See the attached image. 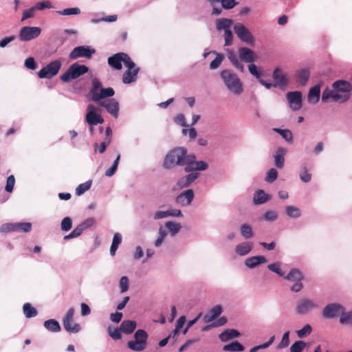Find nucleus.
Wrapping results in <instances>:
<instances>
[{
    "mask_svg": "<svg viewBox=\"0 0 352 352\" xmlns=\"http://www.w3.org/2000/svg\"><path fill=\"white\" fill-rule=\"evenodd\" d=\"M197 157L194 153H188L187 148L183 146H177L171 149L166 155L163 168L167 170L175 166H185L184 171L206 170L209 164L204 160L197 161Z\"/></svg>",
    "mask_w": 352,
    "mask_h": 352,
    "instance_id": "nucleus-1",
    "label": "nucleus"
},
{
    "mask_svg": "<svg viewBox=\"0 0 352 352\" xmlns=\"http://www.w3.org/2000/svg\"><path fill=\"white\" fill-rule=\"evenodd\" d=\"M352 86L344 80H338L332 84V89L326 87L322 91V101L328 102L330 100L335 102L344 103L351 97Z\"/></svg>",
    "mask_w": 352,
    "mask_h": 352,
    "instance_id": "nucleus-2",
    "label": "nucleus"
},
{
    "mask_svg": "<svg viewBox=\"0 0 352 352\" xmlns=\"http://www.w3.org/2000/svg\"><path fill=\"white\" fill-rule=\"evenodd\" d=\"M220 76L226 89L232 94L239 96L243 91V83L238 75L230 69H223Z\"/></svg>",
    "mask_w": 352,
    "mask_h": 352,
    "instance_id": "nucleus-3",
    "label": "nucleus"
},
{
    "mask_svg": "<svg viewBox=\"0 0 352 352\" xmlns=\"http://www.w3.org/2000/svg\"><path fill=\"white\" fill-rule=\"evenodd\" d=\"M89 94L91 96V100L98 104L107 98L114 96L115 91L112 87H102L100 80L97 78H94L91 80V87Z\"/></svg>",
    "mask_w": 352,
    "mask_h": 352,
    "instance_id": "nucleus-4",
    "label": "nucleus"
},
{
    "mask_svg": "<svg viewBox=\"0 0 352 352\" xmlns=\"http://www.w3.org/2000/svg\"><path fill=\"white\" fill-rule=\"evenodd\" d=\"M304 278V274L298 268L291 269L289 273L286 275L285 274L283 277V279L294 283V284L290 287V290L295 293H298L302 289V280Z\"/></svg>",
    "mask_w": 352,
    "mask_h": 352,
    "instance_id": "nucleus-5",
    "label": "nucleus"
},
{
    "mask_svg": "<svg viewBox=\"0 0 352 352\" xmlns=\"http://www.w3.org/2000/svg\"><path fill=\"white\" fill-rule=\"evenodd\" d=\"M89 71V67L78 63L72 64L67 71L63 74L60 78L63 82H68L71 80L76 79Z\"/></svg>",
    "mask_w": 352,
    "mask_h": 352,
    "instance_id": "nucleus-6",
    "label": "nucleus"
},
{
    "mask_svg": "<svg viewBox=\"0 0 352 352\" xmlns=\"http://www.w3.org/2000/svg\"><path fill=\"white\" fill-rule=\"evenodd\" d=\"M148 334L143 329H138L134 334V340H129L127 342V346L129 349L140 352L144 351L147 345Z\"/></svg>",
    "mask_w": 352,
    "mask_h": 352,
    "instance_id": "nucleus-7",
    "label": "nucleus"
},
{
    "mask_svg": "<svg viewBox=\"0 0 352 352\" xmlns=\"http://www.w3.org/2000/svg\"><path fill=\"white\" fill-rule=\"evenodd\" d=\"M319 308L318 304L309 298H300L296 304L295 312L298 315L305 316Z\"/></svg>",
    "mask_w": 352,
    "mask_h": 352,
    "instance_id": "nucleus-8",
    "label": "nucleus"
},
{
    "mask_svg": "<svg viewBox=\"0 0 352 352\" xmlns=\"http://www.w3.org/2000/svg\"><path fill=\"white\" fill-rule=\"evenodd\" d=\"M233 30L236 36L242 42L252 44L255 38L250 30L242 23L237 22L233 26Z\"/></svg>",
    "mask_w": 352,
    "mask_h": 352,
    "instance_id": "nucleus-9",
    "label": "nucleus"
},
{
    "mask_svg": "<svg viewBox=\"0 0 352 352\" xmlns=\"http://www.w3.org/2000/svg\"><path fill=\"white\" fill-rule=\"evenodd\" d=\"M60 67L61 61L60 60H53L38 71V76L40 78L50 79L58 73Z\"/></svg>",
    "mask_w": 352,
    "mask_h": 352,
    "instance_id": "nucleus-10",
    "label": "nucleus"
},
{
    "mask_svg": "<svg viewBox=\"0 0 352 352\" xmlns=\"http://www.w3.org/2000/svg\"><path fill=\"white\" fill-rule=\"evenodd\" d=\"M74 313V308H69L63 319V327L69 333H77L81 330L80 324L73 322Z\"/></svg>",
    "mask_w": 352,
    "mask_h": 352,
    "instance_id": "nucleus-11",
    "label": "nucleus"
},
{
    "mask_svg": "<svg viewBox=\"0 0 352 352\" xmlns=\"http://www.w3.org/2000/svg\"><path fill=\"white\" fill-rule=\"evenodd\" d=\"M345 313L344 307L340 303H329L322 309V315L323 318L331 319L340 316Z\"/></svg>",
    "mask_w": 352,
    "mask_h": 352,
    "instance_id": "nucleus-12",
    "label": "nucleus"
},
{
    "mask_svg": "<svg viewBox=\"0 0 352 352\" xmlns=\"http://www.w3.org/2000/svg\"><path fill=\"white\" fill-rule=\"evenodd\" d=\"M96 51L89 45H81L74 47L69 53L70 59H76L80 57L90 58Z\"/></svg>",
    "mask_w": 352,
    "mask_h": 352,
    "instance_id": "nucleus-13",
    "label": "nucleus"
},
{
    "mask_svg": "<svg viewBox=\"0 0 352 352\" xmlns=\"http://www.w3.org/2000/svg\"><path fill=\"white\" fill-rule=\"evenodd\" d=\"M41 32L38 27L24 26L19 32V38L21 41H29L37 38Z\"/></svg>",
    "mask_w": 352,
    "mask_h": 352,
    "instance_id": "nucleus-14",
    "label": "nucleus"
},
{
    "mask_svg": "<svg viewBox=\"0 0 352 352\" xmlns=\"http://www.w3.org/2000/svg\"><path fill=\"white\" fill-rule=\"evenodd\" d=\"M98 109L94 104H89L87 107L86 122L89 126H94L98 124H102L104 119L101 116L97 113Z\"/></svg>",
    "mask_w": 352,
    "mask_h": 352,
    "instance_id": "nucleus-15",
    "label": "nucleus"
},
{
    "mask_svg": "<svg viewBox=\"0 0 352 352\" xmlns=\"http://www.w3.org/2000/svg\"><path fill=\"white\" fill-rule=\"evenodd\" d=\"M286 97L292 111H298L302 107V93L300 91H289L287 94Z\"/></svg>",
    "mask_w": 352,
    "mask_h": 352,
    "instance_id": "nucleus-16",
    "label": "nucleus"
},
{
    "mask_svg": "<svg viewBox=\"0 0 352 352\" xmlns=\"http://www.w3.org/2000/svg\"><path fill=\"white\" fill-rule=\"evenodd\" d=\"M199 170L187 172L188 174L181 177L177 182L179 188H186L192 185L199 177Z\"/></svg>",
    "mask_w": 352,
    "mask_h": 352,
    "instance_id": "nucleus-17",
    "label": "nucleus"
},
{
    "mask_svg": "<svg viewBox=\"0 0 352 352\" xmlns=\"http://www.w3.org/2000/svg\"><path fill=\"white\" fill-rule=\"evenodd\" d=\"M195 197V192L192 189H187L175 198V202L177 205L182 207H186L191 204Z\"/></svg>",
    "mask_w": 352,
    "mask_h": 352,
    "instance_id": "nucleus-18",
    "label": "nucleus"
},
{
    "mask_svg": "<svg viewBox=\"0 0 352 352\" xmlns=\"http://www.w3.org/2000/svg\"><path fill=\"white\" fill-rule=\"evenodd\" d=\"M98 105L105 108L107 111L113 118H117L118 117L120 106L118 102L115 98L104 100Z\"/></svg>",
    "mask_w": 352,
    "mask_h": 352,
    "instance_id": "nucleus-19",
    "label": "nucleus"
},
{
    "mask_svg": "<svg viewBox=\"0 0 352 352\" xmlns=\"http://www.w3.org/2000/svg\"><path fill=\"white\" fill-rule=\"evenodd\" d=\"M272 78L274 80L276 86L280 88H284L288 83V79L286 75L283 73L279 67L274 69L272 73Z\"/></svg>",
    "mask_w": 352,
    "mask_h": 352,
    "instance_id": "nucleus-20",
    "label": "nucleus"
},
{
    "mask_svg": "<svg viewBox=\"0 0 352 352\" xmlns=\"http://www.w3.org/2000/svg\"><path fill=\"white\" fill-rule=\"evenodd\" d=\"M254 243L251 241H243L235 246L234 252L240 256L248 255L253 249Z\"/></svg>",
    "mask_w": 352,
    "mask_h": 352,
    "instance_id": "nucleus-21",
    "label": "nucleus"
},
{
    "mask_svg": "<svg viewBox=\"0 0 352 352\" xmlns=\"http://www.w3.org/2000/svg\"><path fill=\"white\" fill-rule=\"evenodd\" d=\"M267 259L264 256H254L247 258L245 260L244 264L249 269H254L261 264L265 263Z\"/></svg>",
    "mask_w": 352,
    "mask_h": 352,
    "instance_id": "nucleus-22",
    "label": "nucleus"
},
{
    "mask_svg": "<svg viewBox=\"0 0 352 352\" xmlns=\"http://www.w3.org/2000/svg\"><path fill=\"white\" fill-rule=\"evenodd\" d=\"M287 150L284 147H278L274 155V164L276 168H282L285 164V155L287 153Z\"/></svg>",
    "mask_w": 352,
    "mask_h": 352,
    "instance_id": "nucleus-23",
    "label": "nucleus"
},
{
    "mask_svg": "<svg viewBox=\"0 0 352 352\" xmlns=\"http://www.w3.org/2000/svg\"><path fill=\"white\" fill-rule=\"evenodd\" d=\"M239 56L241 60L245 63H250L254 61V52L245 47H241L239 49Z\"/></svg>",
    "mask_w": 352,
    "mask_h": 352,
    "instance_id": "nucleus-24",
    "label": "nucleus"
},
{
    "mask_svg": "<svg viewBox=\"0 0 352 352\" xmlns=\"http://www.w3.org/2000/svg\"><path fill=\"white\" fill-rule=\"evenodd\" d=\"M271 199V196L266 194L263 190H256L254 193L253 204L256 206L265 204Z\"/></svg>",
    "mask_w": 352,
    "mask_h": 352,
    "instance_id": "nucleus-25",
    "label": "nucleus"
},
{
    "mask_svg": "<svg viewBox=\"0 0 352 352\" xmlns=\"http://www.w3.org/2000/svg\"><path fill=\"white\" fill-rule=\"evenodd\" d=\"M124 56L125 53L124 52L117 53L113 56L109 57L108 63L114 69L120 70L122 69V63H123L122 60Z\"/></svg>",
    "mask_w": 352,
    "mask_h": 352,
    "instance_id": "nucleus-26",
    "label": "nucleus"
},
{
    "mask_svg": "<svg viewBox=\"0 0 352 352\" xmlns=\"http://www.w3.org/2000/svg\"><path fill=\"white\" fill-rule=\"evenodd\" d=\"M222 312V307L219 305L213 307L204 316L205 322H210L219 317Z\"/></svg>",
    "mask_w": 352,
    "mask_h": 352,
    "instance_id": "nucleus-27",
    "label": "nucleus"
},
{
    "mask_svg": "<svg viewBox=\"0 0 352 352\" xmlns=\"http://www.w3.org/2000/svg\"><path fill=\"white\" fill-rule=\"evenodd\" d=\"M233 24V20L228 18H219L215 21L216 29L218 31L224 32L230 30V28Z\"/></svg>",
    "mask_w": 352,
    "mask_h": 352,
    "instance_id": "nucleus-28",
    "label": "nucleus"
},
{
    "mask_svg": "<svg viewBox=\"0 0 352 352\" xmlns=\"http://www.w3.org/2000/svg\"><path fill=\"white\" fill-rule=\"evenodd\" d=\"M140 68L136 67L132 70H126L122 75V82L124 84H130L137 80V76Z\"/></svg>",
    "mask_w": 352,
    "mask_h": 352,
    "instance_id": "nucleus-29",
    "label": "nucleus"
},
{
    "mask_svg": "<svg viewBox=\"0 0 352 352\" xmlns=\"http://www.w3.org/2000/svg\"><path fill=\"white\" fill-rule=\"evenodd\" d=\"M320 87L317 85L311 87L308 93L307 100L309 103L316 104L319 101Z\"/></svg>",
    "mask_w": 352,
    "mask_h": 352,
    "instance_id": "nucleus-30",
    "label": "nucleus"
},
{
    "mask_svg": "<svg viewBox=\"0 0 352 352\" xmlns=\"http://www.w3.org/2000/svg\"><path fill=\"white\" fill-rule=\"evenodd\" d=\"M296 81L300 85L305 86L309 78V70L308 69H301L296 72Z\"/></svg>",
    "mask_w": 352,
    "mask_h": 352,
    "instance_id": "nucleus-31",
    "label": "nucleus"
},
{
    "mask_svg": "<svg viewBox=\"0 0 352 352\" xmlns=\"http://www.w3.org/2000/svg\"><path fill=\"white\" fill-rule=\"evenodd\" d=\"M228 58L231 62L232 65L239 69L240 72H243L244 71V65L240 62L236 55L234 53L232 50H228Z\"/></svg>",
    "mask_w": 352,
    "mask_h": 352,
    "instance_id": "nucleus-32",
    "label": "nucleus"
},
{
    "mask_svg": "<svg viewBox=\"0 0 352 352\" xmlns=\"http://www.w3.org/2000/svg\"><path fill=\"white\" fill-rule=\"evenodd\" d=\"M164 226L168 230V233H169L171 236H175L182 228L181 223L173 221H166Z\"/></svg>",
    "mask_w": 352,
    "mask_h": 352,
    "instance_id": "nucleus-33",
    "label": "nucleus"
},
{
    "mask_svg": "<svg viewBox=\"0 0 352 352\" xmlns=\"http://www.w3.org/2000/svg\"><path fill=\"white\" fill-rule=\"evenodd\" d=\"M240 336L239 332L236 329H227L219 334V339L222 342H227L232 338H237Z\"/></svg>",
    "mask_w": 352,
    "mask_h": 352,
    "instance_id": "nucleus-34",
    "label": "nucleus"
},
{
    "mask_svg": "<svg viewBox=\"0 0 352 352\" xmlns=\"http://www.w3.org/2000/svg\"><path fill=\"white\" fill-rule=\"evenodd\" d=\"M44 327L49 331L57 333L60 331L59 322L55 319H49L44 322Z\"/></svg>",
    "mask_w": 352,
    "mask_h": 352,
    "instance_id": "nucleus-35",
    "label": "nucleus"
},
{
    "mask_svg": "<svg viewBox=\"0 0 352 352\" xmlns=\"http://www.w3.org/2000/svg\"><path fill=\"white\" fill-rule=\"evenodd\" d=\"M136 327V322L133 320H126L120 324V330L122 332L129 334L131 333Z\"/></svg>",
    "mask_w": 352,
    "mask_h": 352,
    "instance_id": "nucleus-36",
    "label": "nucleus"
},
{
    "mask_svg": "<svg viewBox=\"0 0 352 352\" xmlns=\"http://www.w3.org/2000/svg\"><path fill=\"white\" fill-rule=\"evenodd\" d=\"M285 210L287 216L291 219H297L302 215L301 210L295 206H287Z\"/></svg>",
    "mask_w": 352,
    "mask_h": 352,
    "instance_id": "nucleus-37",
    "label": "nucleus"
},
{
    "mask_svg": "<svg viewBox=\"0 0 352 352\" xmlns=\"http://www.w3.org/2000/svg\"><path fill=\"white\" fill-rule=\"evenodd\" d=\"M225 351L239 352L244 350V346L237 340H234L228 344L223 346Z\"/></svg>",
    "mask_w": 352,
    "mask_h": 352,
    "instance_id": "nucleus-38",
    "label": "nucleus"
},
{
    "mask_svg": "<svg viewBox=\"0 0 352 352\" xmlns=\"http://www.w3.org/2000/svg\"><path fill=\"white\" fill-rule=\"evenodd\" d=\"M273 131L278 133L287 142L292 143L293 135L290 130L287 129H281L279 128H274Z\"/></svg>",
    "mask_w": 352,
    "mask_h": 352,
    "instance_id": "nucleus-39",
    "label": "nucleus"
},
{
    "mask_svg": "<svg viewBox=\"0 0 352 352\" xmlns=\"http://www.w3.org/2000/svg\"><path fill=\"white\" fill-rule=\"evenodd\" d=\"M23 311L25 316L27 318L35 317L38 314V311L29 302L25 303L23 306Z\"/></svg>",
    "mask_w": 352,
    "mask_h": 352,
    "instance_id": "nucleus-40",
    "label": "nucleus"
},
{
    "mask_svg": "<svg viewBox=\"0 0 352 352\" xmlns=\"http://www.w3.org/2000/svg\"><path fill=\"white\" fill-rule=\"evenodd\" d=\"M240 233L245 239H251L253 236L252 226L247 223H243L240 227Z\"/></svg>",
    "mask_w": 352,
    "mask_h": 352,
    "instance_id": "nucleus-41",
    "label": "nucleus"
},
{
    "mask_svg": "<svg viewBox=\"0 0 352 352\" xmlns=\"http://www.w3.org/2000/svg\"><path fill=\"white\" fill-rule=\"evenodd\" d=\"M168 234L167 230L163 228L162 226H160L158 230V236L157 239L154 242V245L156 248H159L162 245V244L164 242V239Z\"/></svg>",
    "mask_w": 352,
    "mask_h": 352,
    "instance_id": "nucleus-42",
    "label": "nucleus"
},
{
    "mask_svg": "<svg viewBox=\"0 0 352 352\" xmlns=\"http://www.w3.org/2000/svg\"><path fill=\"white\" fill-rule=\"evenodd\" d=\"M267 269L271 272L276 273L277 275L282 278H283L285 274V272L282 270L281 264L279 262H275L269 264L267 265Z\"/></svg>",
    "mask_w": 352,
    "mask_h": 352,
    "instance_id": "nucleus-43",
    "label": "nucleus"
},
{
    "mask_svg": "<svg viewBox=\"0 0 352 352\" xmlns=\"http://www.w3.org/2000/svg\"><path fill=\"white\" fill-rule=\"evenodd\" d=\"M91 184V180H89L85 183L79 184L76 188V195L80 196L84 194L86 191L90 189Z\"/></svg>",
    "mask_w": 352,
    "mask_h": 352,
    "instance_id": "nucleus-44",
    "label": "nucleus"
},
{
    "mask_svg": "<svg viewBox=\"0 0 352 352\" xmlns=\"http://www.w3.org/2000/svg\"><path fill=\"white\" fill-rule=\"evenodd\" d=\"M32 229V223H14V231L15 232H28Z\"/></svg>",
    "mask_w": 352,
    "mask_h": 352,
    "instance_id": "nucleus-45",
    "label": "nucleus"
},
{
    "mask_svg": "<svg viewBox=\"0 0 352 352\" xmlns=\"http://www.w3.org/2000/svg\"><path fill=\"white\" fill-rule=\"evenodd\" d=\"M311 331V326L309 324H307L302 329L297 330L296 333L299 338H305L309 336Z\"/></svg>",
    "mask_w": 352,
    "mask_h": 352,
    "instance_id": "nucleus-46",
    "label": "nucleus"
},
{
    "mask_svg": "<svg viewBox=\"0 0 352 352\" xmlns=\"http://www.w3.org/2000/svg\"><path fill=\"white\" fill-rule=\"evenodd\" d=\"M262 219L266 221H274L278 219V212L274 210H267L263 214Z\"/></svg>",
    "mask_w": 352,
    "mask_h": 352,
    "instance_id": "nucleus-47",
    "label": "nucleus"
},
{
    "mask_svg": "<svg viewBox=\"0 0 352 352\" xmlns=\"http://www.w3.org/2000/svg\"><path fill=\"white\" fill-rule=\"evenodd\" d=\"M216 54L215 58L210 63V69H217L221 64L223 60V55L217 53L216 52H213Z\"/></svg>",
    "mask_w": 352,
    "mask_h": 352,
    "instance_id": "nucleus-48",
    "label": "nucleus"
},
{
    "mask_svg": "<svg viewBox=\"0 0 352 352\" xmlns=\"http://www.w3.org/2000/svg\"><path fill=\"white\" fill-rule=\"evenodd\" d=\"M120 159V155L118 154L117 155L116 160H114L113 164L111 165V166L106 170L105 175L107 177H111L115 174L116 171L118 169Z\"/></svg>",
    "mask_w": 352,
    "mask_h": 352,
    "instance_id": "nucleus-49",
    "label": "nucleus"
},
{
    "mask_svg": "<svg viewBox=\"0 0 352 352\" xmlns=\"http://www.w3.org/2000/svg\"><path fill=\"white\" fill-rule=\"evenodd\" d=\"M307 346L306 342L302 340L296 341L290 346V352H302Z\"/></svg>",
    "mask_w": 352,
    "mask_h": 352,
    "instance_id": "nucleus-50",
    "label": "nucleus"
},
{
    "mask_svg": "<svg viewBox=\"0 0 352 352\" xmlns=\"http://www.w3.org/2000/svg\"><path fill=\"white\" fill-rule=\"evenodd\" d=\"M248 69L250 73L254 76L258 81L261 78L262 76V71L259 69L257 66L253 63H251L248 65Z\"/></svg>",
    "mask_w": 352,
    "mask_h": 352,
    "instance_id": "nucleus-51",
    "label": "nucleus"
},
{
    "mask_svg": "<svg viewBox=\"0 0 352 352\" xmlns=\"http://www.w3.org/2000/svg\"><path fill=\"white\" fill-rule=\"evenodd\" d=\"M340 322L342 324L352 325V310L342 314L340 318Z\"/></svg>",
    "mask_w": 352,
    "mask_h": 352,
    "instance_id": "nucleus-52",
    "label": "nucleus"
},
{
    "mask_svg": "<svg viewBox=\"0 0 352 352\" xmlns=\"http://www.w3.org/2000/svg\"><path fill=\"white\" fill-rule=\"evenodd\" d=\"M107 331H108L109 336L115 340H120L122 338V334H121L122 331L120 330V328L118 329V328H112L111 327H109Z\"/></svg>",
    "mask_w": 352,
    "mask_h": 352,
    "instance_id": "nucleus-53",
    "label": "nucleus"
},
{
    "mask_svg": "<svg viewBox=\"0 0 352 352\" xmlns=\"http://www.w3.org/2000/svg\"><path fill=\"white\" fill-rule=\"evenodd\" d=\"M299 176L301 181L305 183H308L311 179V174L308 172L305 165L303 166L302 170L300 172Z\"/></svg>",
    "mask_w": 352,
    "mask_h": 352,
    "instance_id": "nucleus-54",
    "label": "nucleus"
},
{
    "mask_svg": "<svg viewBox=\"0 0 352 352\" xmlns=\"http://www.w3.org/2000/svg\"><path fill=\"white\" fill-rule=\"evenodd\" d=\"M96 223V219L94 217H89L78 225L82 232L91 228Z\"/></svg>",
    "mask_w": 352,
    "mask_h": 352,
    "instance_id": "nucleus-55",
    "label": "nucleus"
},
{
    "mask_svg": "<svg viewBox=\"0 0 352 352\" xmlns=\"http://www.w3.org/2000/svg\"><path fill=\"white\" fill-rule=\"evenodd\" d=\"M277 177L278 172L276 169L272 168L267 173L265 181L268 183H272L277 179Z\"/></svg>",
    "mask_w": 352,
    "mask_h": 352,
    "instance_id": "nucleus-56",
    "label": "nucleus"
},
{
    "mask_svg": "<svg viewBox=\"0 0 352 352\" xmlns=\"http://www.w3.org/2000/svg\"><path fill=\"white\" fill-rule=\"evenodd\" d=\"M129 282L128 277L125 276L121 277V278L120 279V281H119V286H120V292L121 293H124L126 291H128V289H129Z\"/></svg>",
    "mask_w": 352,
    "mask_h": 352,
    "instance_id": "nucleus-57",
    "label": "nucleus"
},
{
    "mask_svg": "<svg viewBox=\"0 0 352 352\" xmlns=\"http://www.w3.org/2000/svg\"><path fill=\"white\" fill-rule=\"evenodd\" d=\"M186 321V320L184 316H182L177 319L175 324V329L173 331V337H175L178 333V332L184 325Z\"/></svg>",
    "mask_w": 352,
    "mask_h": 352,
    "instance_id": "nucleus-58",
    "label": "nucleus"
},
{
    "mask_svg": "<svg viewBox=\"0 0 352 352\" xmlns=\"http://www.w3.org/2000/svg\"><path fill=\"white\" fill-rule=\"evenodd\" d=\"M60 14L67 16V15H76L80 13V10L78 8H66L61 11L58 12Z\"/></svg>",
    "mask_w": 352,
    "mask_h": 352,
    "instance_id": "nucleus-59",
    "label": "nucleus"
},
{
    "mask_svg": "<svg viewBox=\"0 0 352 352\" xmlns=\"http://www.w3.org/2000/svg\"><path fill=\"white\" fill-rule=\"evenodd\" d=\"M72 228V220L70 217H65L61 221V230L65 232L69 231Z\"/></svg>",
    "mask_w": 352,
    "mask_h": 352,
    "instance_id": "nucleus-60",
    "label": "nucleus"
},
{
    "mask_svg": "<svg viewBox=\"0 0 352 352\" xmlns=\"http://www.w3.org/2000/svg\"><path fill=\"white\" fill-rule=\"evenodd\" d=\"M223 38H224V46H230L232 45L233 34H232L231 30L224 32Z\"/></svg>",
    "mask_w": 352,
    "mask_h": 352,
    "instance_id": "nucleus-61",
    "label": "nucleus"
},
{
    "mask_svg": "<svg viewBox=\"0 0 352 352\" xmlns=\"http://www.w3.org/2000/svg\"><path fill=\"white\" fill-rule=\"evenodd\" d=\"M15 184V178L14 176L11 175H10L6 181V184L5 187V190L8 192H12L14 188V186Z\"/></svg>",
    "mask_w": 352,
    "mask_h": 352,
    "instance_id": "nucleus-62",
    "label": "nucleus"
},
{
    "mask_svg": "<svg viewBox=\"0 0 352 352\" xmlns=\"http://www.w3.org/2000/svg\"><path fill=\"white\" fill-rule=\"evenodd\" d=\"M223 8L226 10H230L234 8L237 5V2L235 0H220Z\"/></svg>",
    "mask_w": 352,
    "mask_h": 352,
    "instance_id": "nucleus-63",
    "label": "nucleus"
},
{
    "mask_svg": "<svg viewBox=\"0 0 352 352\" xmlns=\"http://www.w3.org/2000/svg\"><path fill=\"white\" fill-rule=\"evenodd\" d=\"M14 231V223H6L0 227V233H8Z\"/></svg>",
    "mask_w": 352,
    "mask_h": 352,
    "instance_id": "nucleus-64",
    "label": "nucleus"
}]
</instances>
